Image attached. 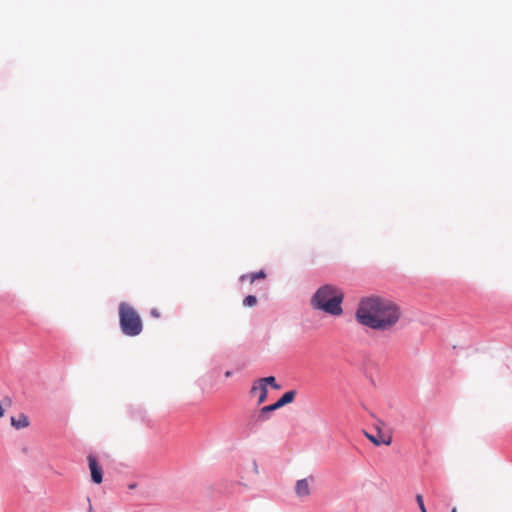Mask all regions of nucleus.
<instances>
[{
  "mask_svg": "<svg viewBox=\"0 0 512 512\" xmlns=\"http://www.w3.org/2000/svg\"><path fill=\"white\" fill-rule=\"evenodd\" d=\"M400 317V309L395 303L378 296L362 299L356 310V319L360 324L379 331L392 329Z\"/></svg>",
  "mask_w": 512,
  "mask_h": 512,
  "instance_id": "f257e3e1",
  "label": "nucleus"
},
{
  "mask_svg": "<svg viewBox=\"0 0 512 512\" xmlns=\"http://www.w3.org/2000/svg\"><path fill=\"white\" fill-rule=\"evenodd\" d=\"M343 299L344 294L340 288L326 284L315 292L311 299V304L315 309L322 310L334 316H339L343 312L341 307Z\"/></svg>",
  "mask_w": 512,
  "mask_h": 512,
  "instance_id": "f03ea898",
  "label": "nucleus"
},
{
  "mask_svg": "<svg viewBox=\"0 0 512 512\" xmlns=\"http://www.w3.org/2000/svg\"><path fill=\"white\" fill-rule=\"evenodd\" d=\"M119 323L121 331L130 337L139 335L143 330L142 320L138 312L125 302L119 305Z\"/></svg>",
  "mask_w": 512,
  "mask_h": 512,
  "instance_id": "7ed1b4c3",
  "label": "nucleus"
},
{
  "mask_svg": "<svg viewBox=\"0 0 512 512\" xmlns=\"http://www.w3.org/2000/svg\"><path fill=\"white\" fill-rule=\"evenodd\" d=\"M313 483V476L297 480L294 488L296 496L300 499L308 498L311 495V485Z\"/></svg>",
  "mask_w": 512,
  "mask_h": 512,
  "instance_id": "20e7f679",
  "label": "nucleus"
},
{
  "mask_svg": "<svg viewBox=\"0 0 512 512\" xmlns=\"http://www.w3.org/2000/svg\"><path fill=\"white\" fill-rule=\"evenodd\" d=\"M252 397L257 396V405L263 404L267 400L268 389L255 380L249 391Z\"/></svg>",
  "mask_w": 512,
  "mask_h": 512,
  "instance_id": "39448f33",
  "label": "nucleus"
},
{
  "mask_svg": "<svg viewBox=\"0 0 512 512\" xmlns=\"http://www.w3.org/2000/svg\"><path fill=\"white\" fill-rule=\"evenodd\" d=\"M88 462L92 481L96 484H100L103 480L101 467L98 465L96 458L92 455L88 456Z\"/></svg>",
  "mask_w": 512,
  "mask_h": 512,
  "instance_id": "423d86ee",
  "label": "nucleus"
},
{
  "mask_svg": "<svg viewBox=\"0 0 512 512\" xmlns=\"http://www.w3.org/2000/svg\"><path fill=\"white\" fill-rule=\"evenodd\" d=\"M364 434L376 446H379L381 444L390 445L392 442L391 436H386L381 432H379L377 436L369 434L368 432H364Z\"/></svg>",
  "mask_w": 512,
  "mask_h": 512,
  "instance_id": "0eeeda50",
  "label": "nucleus"
},
{
  "mask_svg": "<svg viewBox=\"0 0 512 512\" xmlns=\"http://www.w3.org/2000/svg\"><path fill=\"white\" fill-rule=\"evenodd\" d=\"M11 425L16 429L26 428L29 425L28 417L20 414L17 418L11 417Z\"/></svg>",
  "mask_w": 512,
  "mask_h": 512,
  "instance_id": "6e6552de",
  "label": "nucleus"
},
{
  "mask_svg": "<svg viewBox=\"0 0 512 512\" xmlns=\"http://www.w3.org/2000/svg\"><path fill=\"white\" fill-rule=\"evenodd\" d=\"M257 381L263 386H265L267 389L268 386H271L275 390L281 389V386L276 382V379L273 376L259 378L257 379Z\"/></svg>",
  "mask_w": 512,
  "mask_h": 512,
  "instance_id": "1a4fd4ad",
  "label": "nucleus"
},
{
  "mask_svg": "<svg viewBox=\"0 0 512 512\" xmlns=\"http://www.w3.org/2000/svg\"><path fill=\"white\" fill-rule=\"evenodd\" d=\"M265 277H266L265 272L261 270L258 272L242 275L240 279H241V281L249 280L250 283H253L256 280L264 279Z\"/></svg>",
  "mask_w": 512,
  "mask_h": 512,
  "instance_id": "9d476101",
  "label": "nucleus"
},
{
  "mask_svg": "<svg viewBox=\"0 0 512 512\" xmlns=\"http://www.w3.org/2000/svg\"><path fill=\"white\" fill-rule=\"evenodd\" d=\"M273 408L271 407V405H267V406H264L260 409L259 413H258V416H257V420L260 421V422H264V421H267L270 417V413L273 412Z\"/></svg>",
  "mask_w": 512,
  "mask_h": 512,
  "instance_id": "9b49d317",
  "label": "nucleus"
},
{
  "mask_svg": "<svg viewBox=\"0 0 512 512\" xmlns=\"http://www.w3.org/2000/svg\"><path fill=\"white\" fill-rule=\"evenodd\" d=\"M296 395V391L291 390L286 393H284L278 400L283 404V406L291 403Z\"/></svg>",
  "mask_w": 512,
  "mask_h": 512,
  "instance_id": "f8f14e48",
  "label": "nucleus"
},
{
  "mask_svg": "<svg viewBox=\"0 0 512 512\" xmlns=\"http://www.w3.org/2000/svg\"><path fill=\"white\" fill-rule=\"evenodd\" d=\"M257 304V298L254 295H248L243 300V305L253 307Z\"/></svg>",
  "mask_w": 512,
  "mask_h": 512,
  "instance_id": "ddd939ff",
  "label": "nucleus"
},
{
  "mask_svg": "<svg viewBox=\"0 0 512 512\" xmlns=\"http://www.w3.org/2000/svg\"><path fill=\"white\" fill-rule=\"evenodd\" d=\"M416 502H417V504H418V506H419V509H420L421 511H422V510H424V509H426V508H425V505H424V501H423V497H422V495H420V494L416 495Z\"/></svg>",
  "mask_w": 512,
  "mask_h": 512,
  "instance_id": "4468645a",
  "label": "nucleus"
},
{
  "mask_svg": "<svg viewBox=\"0 0 512 512\" xmlns=\"http://www.w3.org/2000/svg\"><path fill=\"white\" fill-rule=\"evenodd\" d=\"M271 407H272V408H273V410L275 411V410H277V409H279V408L283 407V404H282L279 400H277L274 404H271Z\"/></svg>",
  "mask_w": 512,
  "mask_h": 512,
  "instance_id": "2eb2a0df",
  "label": "nucleus"
},
{
  "mask_svg": "<svg viewBox=\"0 0 512 512\" xmlns=\"http://www.w3.org/2000/svg\"><path fill=\"white\" fill-rule=\"evenodd\" d=\"M271 407H272V408H273V410L275 411V410H277V409H279V408L283 407V404H282L279 400H277L274 404H271Z\"/></svg>",
  "mask_w": 512,
  "mask_h": 512,
  "instance_id": "dca6fc26",
  "label": "nucleus"
},
{
  "mask_svg": "<svg viewBox=\"0 0 512 512\" xmlns=\"http://www.w3.org/2000/svg\"><path fill=\"white\" fill-rule=\"evenodd\" d=\"M151 315H152L153 317H156V318L160 317V313L158 312V310H157V309H152V310H151Z\"/></svg>",
  "mask_w": 512,
  "mask_h": 512,
  "instance_id": "f3484780",
  "label": "nucleus"
},
{
  "mask_svg": "<svg viewBox=\"0 0 512 512\" xmlns=\"http://www.w3.org/2000/svg\"><path fill=\"white\" fill-rule=\"evenodd\" d=\"M245 367V364L242 363V364H237L236 367H235V371H240L242 370L243 368Z\"/></svg>",
  "mask_w": 512,
  "mask_h": 512,
  "instance_id": "a211bd4d",
  "label": "nucleus"
},
{
  "mask_svg": "<svg viewBox=\"0 0 512 512\" xmlns=\"http://www.w3.org/2000/svg\"><path fill=\"white\" fill-rule=\"evenodd\" d=\"M232 373H233V372H232L231 370H227V371L225 372V377H227V378H228V377H231V376H232Z\"/></svg>",
  "mask_w": 512,
  "mask_h": 512,
  "instance_id": "6ab92c4d",
  "label": "nucleus"
},
{
  "mask_svg": "<svg viewBox=\"0 0 512 512\" xmlns=\"http://www.w3.org/2000/svg\"><path fill=\"white\" fill-rule=\"evenodd\" d=\"M4 416V409L2 408V405L0 404V418Z\"/></svg>",
  "mask_w": 512,
  "mask_h": 512,
  "instance_id": "aec40b11",
  "label": "nucleus"
},
{
  "mask_svg": "<svg viewBox=\"0 0 512 512\" xmlns=\"http://www.w3.org/2000/svg\"><path fill=\"white\" fill-rule=\"evenodd\" d=\"M451 512H456V508H453Z\"/></svg>",
  "mask_w": 512,
  "mask_h": 512,
  "instance_id": "412c9836",
  "label": "nucleus"
},
{
  "mask_svg": "<svg viewBox=\"0 0 512 512\" xmlns=\"http://www.w3.org/2000/svg\"><path fill=\"white\" fill-rule=\"evenodd\" d=\"M421 512H427V510H426V509H424V510H422Z\"/></svg>",
  "mask_w": 512,
  "mask_h": 512,
  "instance_id": "4be33fe9",
  "label": "nucleus"
}]
</instances>
